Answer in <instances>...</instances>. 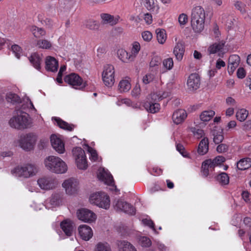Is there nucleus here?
I'll return each instance as SVG.
<instances>
[{
    "label": "nucleus",
    "mask_w": 251,
    "mask_h": 251,
    "mask_svg": "<svg viewBox=\"0 0 251 251\" xmlns=\"http://www.w3.org/2000/svg\"><path fill=\"white\" fill-rule=\"evenodd\" d=\"M32 123V120L29 114L21 110H17L8 122L11 127L19 130L29 128Z\"/></svg>",
    "instance_id": "1"
},
{
    "label": "nucleus",
    "mask_w": 251,
    "mask_h": 251,
    "mask_svg": "<svg viewBox=\"0 0 251 251\" xmlns=\"http://www.w3.org/2000/svg\"><path fill=\"white\" fill-rule=\"evenodd\" d=\"M206 13L204 9L201 6H196L192 10L191 25L193 31L201 33L205 26Z\"/></svg>",
    "instance_id": "2"
},
{
    "label": "nucleus",
    "mask_w": 251,
    "mask_h": 251,
    "mask_svg": "<svg viewBox=\"0 0 251 251\" xmlns=\"http://www.w3.org/2000/svg\"><path fill=\"white\" fill-rule=\"evenodd\" d=\"M44 164L48 170L56 174H64L68 169L67 164L62 159L53 155L47 157L44 160Z\"/></svg>",
    "instance_id": "3"
},
{
    "label": "nucleus",
    "mask_w": 251,
    "mask_h": 251,
    "mask_svg": "<svg viewBox=\"0 0 251 251\" xmlns=\"http://www.w3.org/2000/svg\"><path fill=\"white\" fill-rule=\"evenodd\" d=\"M38 169L36 166L31 164H26L15 167L11 171V174L16 177L29 178L37 174Z\"/></svg>",
    "instance_id": "4"
},
{
    "label": "nucleus",
    "mask_w": 251,
    "mask_h": 251,
    "mask_svg": "<svg viewBox=\"0 0 251 251\" xmlns=\"http://www.w3.org/2000/svg\"><path fill=\"white\" fill-rule=\"evenodd\" d=\"M89 202L100 208L108 209L110 207L109 197L104 192H95L91 194L89 198Z\"/></svg>",
    "instance_id": "5"
},
{
    "label": "nucleus",
    "mask_w": 251,
    "mask_h": 251,
    "mask_svg": "<svg viewBox=\"0 0 251 251\" xmlns=\"http://www.w3.org/2000/svg\"><path fill=\"white\" fill-rule=\"evenodd\" d=\"M38 139V135L34 132H29L20 137L19 146L25 151L32 150Z\"/></svg>",
    "instance_id": "6"
},
{
    "label": "nucleus",
    "mask_w": 251,
    "mask_h": 251,
    "mask_svg": "<svg viewBox=\"0 0 251 251\" xmlns=\"http://www.w3.org/2000/svg\"><path fill=\"white\" fill-rule=\"evenodd\" d=\"M72 151L77 168L80 170H86L88 167V164L84 150L80 147H76Z\"/></svg>",
    "instance_id": "7"
},
{
    "label": "nucleus",
    "mask_w": 251,
    "mask_h": 251,
    "mask_svg": "<svg viewBox=\"0 0 251 251\" xmlns=\"http://www.w3.org/2000/svg\"><path fill=\"white\" fill-rule=\"evenodd\" d=\"M64 81L76 89H82L86 86V83L77 74L71 73L66 75Z\"/></svg>",
    "instance_id": "8"
},
{
    "label": "nucleus",
    "mask_w": 251,
    "mask_h": 251,
    "mask_svg": "<svg viewBox=\"0 0 251 251\" xmlns=\"http://www.w3.org/2000/svg\"><path fill=\"white\" fill-rule=\"evenodd\" d=\"M102 78L105 85L111 87L115 83V69L112 65L104 66L102 73Z\"/></svg>",
    "instance_id": "9"
},
{
    "label": "nucleus",
    "mask_w": 251,
    "mask_h": 251,
    "mask_svg": "<svg viewBox=\"0 0 251 251\" xmlns=\"http://www.w3.org/2000/svg\"><path fill=\"white\" fill-rule=\"evenodd\" d=\"M76 216L78 220L91 224L96 221L97 216L92 210L87 208H80L77 210Z\"/></svg>",
    "instance_id": "10"
},
{
    "label": "nucleus",
    "mask_w": 251,
    "mask_h": 251,
    "mask_svg": "<svg viewBox=\"0 0 251 251\" xmlns=\"http://www.w3.org/2000/svg\"><path fill=\"white\" fill-rule=\"evenodd\" d=\"M67 194L72 195L77 193L79 188V181L74 178L65 180L62 184Z\"/></svg>",
    "instance_id": "11"
},
{
    "label": "nucleus",
    "mask_w": 251,
    "mask_h": 251,
    "mask_svg": "<svg viewBox=\"0 0 251 251\" xmlns=\"http://www.w3.org/2000/svg\"><path fill=\"white\" fill-rule=\"evenodd\" d=\"M174 39L175 45L173 49V53L176 59L178 61H180L182 60L185 52L184 44L183 41L177 36H175Z\"/></svg>",
    "instance_id": "12"
},
{
    "label": "nucleus",
    "mask_w": 251,
    "mask_h": 251,
    "mask_svg": "<svg viewBox=\"0 0 251 251\" xmlns=\"http://www.w3.org/2000/svg\"><path fill=\"white\" fill-rule=\"evenodd\" d=\"M39 187L45 190H50L55 188L58 184L57 180L51 177H42L38 180Z\"/></svg>",
    "instance_id": "13"
},
{
    "label": "nucleus",
    "mask_w": 251,
    "mask_h": 251,
    "mask_svg": "<svg viewBox=\"0 0 251 251\" xmlns=\"http://www.w3.org/2000/svg\"><path fill=\"white\" fill-rule=\"evenodd\" d=\"M114 208L117 211H123L128 214H134V208L127 202L122 200H118L114 204Z\"/></svg>",
    "instance_id": "14"
},
{
    "label": "nucleus",
    "mask_w": 251,
    "mask_h": 251,
    "mask_svg": "<svg viewBox=\"0 0 251 251\" xmlns=\"http://www.w3.org/2000/svg\"><path fill=\"white\" fill-rule=\"evenodd\" d=\"M225 41H222L210 45L208 48V52L209 54H214L218 52L219 55L221 56L226 51V49L225 48Z\"/></svg>",
    "instance_id": "15"
},
{
    "label": "nucleus",
    "mask_w": 251,
    "mask_h": 251,
    "mask_svg": "<svg viewBox=\"0 0 251 251\" xmlns=\"http://www.w3.org/2000/svg\"><path fill=\"white\" fill-rule=\"evenodd\" d=\"M187 86L190 91H195L197 90L200 86V77L198 74L196 73L190 75L187 80Z\"/></svg>",
    "instance_id": "16"
},
{
    "label": "nucleus",
    "mask_w": 251,
    "mask_h": 251,
    "mask_svg": "<svg viewBox=\"0 0 251 251\" xmlns=\"http://www.w3.org/2000/svg\"><path fill=\"white\" fill-rule=\"evenodd\" d=\"M80 237L85 241H88L93 236V232L92 228L86 225H81L78 228Z\"/></svg>",
    "instance_id": "17"
},
{
    "label": "nucleus",
    "mask_w": 251,
    "mask_h": 251,
    "mask_svg": "<svg viewBox=\"0 0 251 251\" xmlns=\"http://www.w3.org/2000/svg\"><path fill=\"white\" fill-rule=\"evenodd\" d=\"M50 138L51 146L56 151L59 153H64L65 150L63 141L55 135H51Z\"/></svg>",
    "instance_id": "18"
},
{
    "label": "nucleus",
    "mask_w": 251,
    "mask_h": 251,
    "mask_svg": "<svg viewBox=\"0 0 251 251\" xmlns=\"http://www.w3.org/2000/svg\"><path fill=\"white\" fill-rule=\"evenodd\" d=\"M98 176L99 179L103 181L108 185H112L113 184V178L111 175L104 169H100Z\"/></svg>",
    "instance_id": "19"
},
{
    "label": "nucleus",
    "mask_w": 251,
    "mask_h": 251,
    "mask_svg": "<svg viewBox=\"0 0 251 251\" xmlns=\"http://www.w3.org/2000/svg\"><path fill=\"white\" fill-rule=\"evenodd\" d=\"M240 61L239 56L236 54L231 55L228 59L227 71L229 75H232L238 67Z\"/></svg>",
    "instance_id": "20"
},
{
    "label": "nucleus",
    "mask_w": 251,
    "mask_h": 251,
    "mask_svg": "<svg viewBox=\"0 0 251 251\" xmlns=\"http://www.w3.org/2000/svg\"><path fill=\"white\" fill-rule=\"evenodd\" d=\"M46 69L48 71L56 72L58 68V62L53 57L48 56L45 59Z\"/></svg>",
    "instance_id": "21"
},
{
    "label": "nucleus",
    "mask_w": 251,
    "mask_h": 251,
    "mask_svg": "<svg viewBox=\"0 0 251 251\" xmlns=\"http://www.w3.org/2000/svg\"><path fill=\"white\" fill-rule=\"evenodd\" d=\"M187 117V114L184 109H178L175 111L172 116L174 123L178 125L182 123Z\"/></svg>",
    "instance_id": "22"
},
{
    "label": "nucleus",
    "mask_w": 251,
    "mask_h": 251,
    "mask_svg": "<svg viewBox=\"0 0 251 251\" xmlns=\"http://www.w3.org/2000/svg\"><path fill=\"white\" fill-rule=\"evenodd\" d=\"M131 80L128 77L123 78L119 82L118 89L120 93H126L131 89Z\"/></svg>",
    "instance_id": "23"
},
{
    "label": "nucleus",
    "mask_w": 251,
    "mask_h": 251,
    "mask_svg": "<svg viewBox=\"0 0 251 251\" xmlns=\"http://www.w3.org/2000/svg\"><path fill=\"white\" fill-rule=\"evenodd\" d=\"M102 22L106 24L114 25L117 24L120 19L119 16H114L107 13H103L100 15Z\"/></svg>",
    "instance_id": "24"
},
{
    "label": "nucleus",
    "mask_w": 251,
    "mask_h": 251,
    "mask_svg": "<svg viewBox=\"0 0 251 251\" xmlns=\"http://www.w3.org/2000/svg\"><path fill=\"white\" fill-rule=\"evenodd\" d=\"M60 226L65 234L68 236L72 235L73 231V222L68 219L63 221L60 223Z\"/></svg>",
    "instance_id": "25"
},
{
    "label": "nucleus",
    "mask_w": 251,
    "mask_h": 251,
    "mask_svg": "<svg viewBox=\"0 0 251 251\" xmlns=\"http://www.w3.org/2000/svg\"><path fill=\"white\" fill-rule=\"evenodd\" d=\"M117 56L118 58L124 63H128L134 61L129 52H127L123 49L118 50Z\"/></svg>",
    "instance_id": "26"
},
{
    "label": "nucleus",
    "mask_w": 251,
    "mask_h": 251,
    "mask_svg": "<svg viewBox=\"0 0 251 251\" xmlns=\"http://www.w3.org/2000/svg\"><path fill=\"white\" fill-rule=\"evenodd\" d=\"M209 150V141L206 137H204L200 142L197 151L201 155H203L207 153Z\"/></svg>",
    "instance_id": "27"
},
{
    "label": "nucleus",
    "mask_w": 251,
    "mask_h": 251,
    "mask_svg": "<svg viewBox=\"0 0 251 251\" xmlns=\"http://www.w3.org/2000/svg\"><path fill=\"white\" fill-rule=\"evenodd\" d=\"M148 100L145 102L144 106L146 110L152 113H154L158 112L160 109V105L159 103L153 101H150L151 99V98H148Z\"/></svg>",
    "instance_id": "28"
},
{
    "label": "nucleus",
    "mask_w": 251,
    "mask_h": 251,
    "mask_svg": "<svg viewBox=\"0 0 251 251\" xmlns=\"http://www.w3.org/2000/svg\"><path fill=\"white\" fill-rule=\"evenodd\" d=\"M63 195L61 194H54L51 197L50 203L52 207L59 206L63 203Z\"/></svg>",
    "instance_id": "29"
},
{
    "label": "nucleus",
    "mask_w": 251,
    "mask_h": 251,
    "mask_svg": "<svg viewBox=\"0 0 251 251\" xmlns=\"http://www.w3.org/2000/svg\"><path fill=\"white\" fill-rule=\"evenodd\" d=\"M140 50L141 45L138 42L134 41L131 43L129 52L134 60L138 55Z\"/></svg>",
    "instance_id": "30"
},
{
    "label": "nucleus",
    "mask_w": 251,
    "mask_h": 251,
    "mask_svg": "<svg viewBox=\"0 0 251 251\" xmlns=\"http://www.w3.org/2000/svg\"><path fill=\"white\" fill-rule=\"evenodd\" d=\"M119 251H137L136 248L129 242L122 241L118 243Z\"/></svg>",
    "instance_id": "31"
},
{
    "label": "nucleus",
    "mask_w": 251,
    "mask_h": 251,
    "mask_svg": "<svg viewBox=\"0 0 251 251\" xmlns=\"http://www.w3.org/2000/svg\"><path fill=\"white\" fill-rule=\"evenodd\" d=\"M29 60L35 69L37 70H39L40 69L42 58L38 54L36 53H32L29 57Z\"/></svg>",
    "instance_id": "32"
},
{
    "label": "nucleus",
    "mask_w": 251,
    "mask_h": 251,
    "mask_svg": "<svg viewBox=\"0 0 251 251\" xmlns=\"http://www.w3.org/2000/svg\"><path fill=\"white\" fill-rule=\"evenodd\" d=\"M157 40L159 44L163 45L167 40V34L164 29L157 28L155 30Z\"/></svg>",
    "instance_id": "33"
},
{
    "label": "nucleus",
    "mask_w": 251,
    "mask_h": 251,
    "mask_svg": "<svg viewBox=\"0 0 251 251\" xmlns=\"http://www.w3.org/2000/svg\"><path fill=\"white\" fill-rule=\"evenodd\" d=\"M53 119L55 121L57 126L62 129L68 131H72L74 128L75 126L73 125L69 124L59 118L55 117Z\"/></svg>",
    "instance_id": "34"
},
{
    "label": "nucleus",
    "mask_w": 251,
    "mask_h": 251,
    "mask_svg": "<svg viewBox=\"0 0 251 251\" xmlns=\"http://www.w3.org/2000/svg\"><path fill=\"white\" fill-rule=\"evenodd\" d=\"M250 167H251V159L250 158L242 159L237 163V167L240 170H245Z\"/></svg>",
    "instance_id": "35"
},
{
    "label": "nucleus",
    "mask_w": 251,
    "mask_h": 251,
    "mask_svg": "<svg viewBox=\"0 0 251 251\" xmlns=\"http://www.w3.org/2000/svg\"><path fill=\"white\" fill-rule=\"evenodd\" d=\"M169 94V92L153 93L150 95V98L152 100L158 101L167 98Z\"/></svg>",
    "instance_id": "36"
},
{
    "label": "nucleus",
    "mask_w": 251,
    "mask_h": 251,
    "mask_svg": "<svg viewBox=\"0 0 251 251\" xmlns=\"http://www.w3.org/2000/svg\"><path fill=\"white\" fill-rule=\"evenodd\" d=\"M215 115V112L213 110L204 111L201 113L200 118L203 122H208Z\"/></svg>",
    "instance_id": "37"
},
{
    "label": "nucleus",
    "mask_w": 251,
    "mask_h": 251,
    "mask_svg": "<svg viewBox=\"0 0 251 251\" xmlns=\"http://www.w3.org/2000/svg\"><path fill=\"white\" fill-rule=\"evenodd\" d=\"M94 251H112V249L107 242H99L96 245Z\"/></svg>",
    "instance_id": "38"
},
{
    "label": "nucleus",
    "mask_w": 251,
    "mask_h": 251,
    "mask_svg": "<svg viewBox=\"0 0 251 251\" xmlns=\"http://www.w3.org/2000/svg\"><path fill=\"white\" fill-rule=\"evenodd\" d=\"M84 25L87 28L91 30H97L99 27V24L93 19H88L85 21Z\"/></svg>",
    "instance_id": "39"
},
{
    "label": "nucleus",
    "mask_w": 251,
    "mask_h": 251,
    "mask_svg": "<svg viewBox=\"0 0 251 251\" xmlns=\"http://www.w3.org/2000/svg\"><path fill=\"white\" fill-rule=\"evenodd\" d=\"M248 115V111L244 108H242L237 110L236 113V117L238 120L240 122H243L247 119Z\"/></svg>",
    "instance_id": "40"
},
{
    "label": "nucleus",
    "mask_w": 251,
    "mask_h": 251,
    "mask_svg": "<svg viewBox=\"0 0 251 251\" xmlns=\"http://www.w3.org/2000/svg\"><path fill=\"white\" fill-rule=\"evenodd\" d=\"M217 180L222 185H225L228 184L229 181V176L225 173H222L217 176Z\"/></svg>",
    "instance_id": "41"
},
{
    "label": "nucleus",
    "mask_w": 251,
    "mask_h": 251,
    "mask_svg": "<svg viewBox=\"0 0 251 251\" xmlns=\"http://www.w3.org/2000/svg\"><path fill=\"white\" fill-rule=\"evenodd\" d=\"M37 46L39 48L48 50L51 48L52 44L47 40L41 39L37 41Z\"/></svg>",
    "instance_id": "42"
},
{
    "label": "nucleus",
    "mask_w": 251,
    "mask_h": 251,
    "mask_svg": "<svg viewBox=\"0 0 251 251\" xmlns=\"http://www.w3.org/2000/svg\"><path fill=\"white\" fill-rule=\"evenodd\" d=\"M145 6L150 11L157 13L159 8L155 4L154 0H145Z\"/></svg>",
    "instance_id": "43"
},
{
    "label": "nucleus",
    "mask_w": 251,
    "mask_h": 251,
    "mask_svg": "<svg viewBox=\"0 0 251 251\" xmlns=\"http://www.w3.org/2000/svg\"><path fill=\"white\" fill-rule=\"evenodd\" d=\"M30 31L36 38H39L45 35V31L43 29L37 27L35 26H32L30 27Z\"/></svg>",
    "instance_id": "44"
},
{
    "label": "nucleus",
    "mask_w": 251,
    "mask_h": 251,
    "mask_svg": "<svg viewBox=\"0 0 251 251\" xmlns=\"http://www.w3.org/2000/svg\"><path fill=\"white\" fill-rule=\"evenodd\" d=\"M6 99L8 102L13 103L21 101L20 98L17 94L11 92L7 94Z\"/></svg>",
    "instance_id": "45"
},
{
    "label": "nucleus",
    "mask_w": 251,
    "mask_h": 251,
    "mask_svg": "<svg viewBox=\"0 0 251 251\" xmlns=\"http://www.w3.org/2000/svg\"><path fill=\"white\" fill-rule=\"evenodd\" d=\"M139 244L144 248L150 247L151 245V240L145 236H142L138 238Z\"/></svg>",
    "instance_id": "46"
},
{
    "label": "nucleus",
    "mask_w": 251,
    "mask_h": 251,
    "mask_svg": "<svg viewBox=\"0 0 251 251\" xmlns=\"http://www.w3.org/2000/svg\"><path fill=\"white\" fill-rule=\"evenodd\" d=\"M178 21L180 26L183 28L188 22V16L185 13L180 14L178 16Z\"/></svg>",
    "instance_id": "47"
},
{
    "label": "nucleus",
    "mask_w": 251,
    "mask_h": 251,
    "mask_svg": "<svg viewBox=\"0 0 251 251\" xmlns=\"http://www.w3.org/2000/svg\"><path fill=\"white\" fill-rule=\"evenodd\" d=\"M163 67L167 70H171L174 67V61L172 58L164 59L162 62Z\"/></svg>",
    "instance_id": "48"
},
{
    "label": "nucleus",
    "mask_w": 251,
    "mask_h": 251,
    "mask_svg": "<svg viewBox=\"0 0 251 251\" xmlns=\"http://www.w3.org/2000/svg\"><path fill=\"white\" fill-rule=\"evenodd\" d=\"M190 129L193 135L198 139L202 137L204 135V131L201 129L196 128L195 127H191Z\"/></svg>",
    "instance_id": "49"
},
{
    "label": "nucleus",
    "mask_w": 251,
    "mask_h": 251,
    "mask_svg": "<svg viewBox=\"0 0 251 251\" xmlns=\"http://www.w3.org/2000/svg\"><path fill=\"white\" fill-rule=\"evenodd\" d=\"M87 151L90 155L89 157L90 159L92 161H97L99 157L96 151L88 145L87 146Z\"/></svg>",
    "instance_id": "50"
},
{
    "label": "nucleus",
    "mask_w": 251,
    "mask_h": 251,
    "mask_svg": "<svg viewBox=\"0 0 251 251\" xmlns=\"http://www.w3.org/2000/svg\"><path fill=\"white\" fill-rule=\"evenodd\" d=\"M213 141L215 144H219L224 139V136L222 134V131H219L215 132V131L213 133Z\"/></svg>",
    "instance_id": "51"
},
{
    "label": "nucleus",
    "mask_w": 251,
    "mask_h": 251,
    "mask_svg": "<svg viewBox=\"0 0 251 251\" xmlns=\"http://www.w3.org/2000/svg\"><path fill=\"white\" fill-rule=\"evenodd\" d=\"M11 50L15 56L18 59L20 58L22 54V49L21 48L19 45H14L11 47Z\"/></svg>",
    "instance_id": "52"
},
{
    "label": "nucleus",
    "mask_w": 251,
    "mask_h": 251,
    "mask_svg": "<svg viewBox=\"0 0 251 251\" xmlns=\"http://www.w3.org/2000/svg\"><path fill=\"white\" fill-rule=\"evenodd\" d=\"M155 79V75L152 74H148L143 77L142 81L144 84H148L153 81Z\"/></svg>",
    "instance_id": "53"
},
{
    "label": "nucleus",
    "mask_w": 251,
    "mask_h": 251,
    "mask_svg": "<svg viewBox=\"0 0 251 251\" xmlns=\"http://www.w3.org/2000/svg\"><path fill=\"white\" fill-rule=\"evenodd\" d=\"M25 101L26 102V103H24L22 105L23 108L24 109H27L29 110H36L32 102L28 98L26 99V100H25Z\"/></svg>",
    "instance_id": "54"
},
{
    "label": "nucleus",
    "mask_w": 251,
    "mask_h": 251,
    "mask_svg": "<svg viewBox=\"0 0 251 251\" xmlns=\"http://www.w3.org/2000/svg\"><path fill=\"white\" fill-rule=\"evenodd\" d=\"M142 37L144 41L149 42L151 41L152 38V34L149 31H144L142 34Z\"/></svg>",
    "instance_id": "55"
},
{
    "label": "nucleus",
    "mask_w": 251,
    "mask_h": 251,
    "mask_svg": "<svg viewBox=\"0 0 251 251\" xmlns=\"http://www.w3.org/2000/svg\"><path fill=\"white\" fill-rule=\"evenodd\" d=\"M209 168L210 167L207 165L205 161L202 162L201 172L203 176L206 177L208 176Z\"/></svg>",
    "instance_id": "56"
},
{
    "label": "nucleus",
    "mask_w": 251,
    "mask_h": 251,
    "mask_svg": "<svg viewBox=\"0 0 251 251\" xmlns=\"http://www.w3.org/2000/svg\"><path fill=\"white\" fill-rule=\"evenodd\" d=\"M176 150L184 157H189V154L185 151L183 146L178 144L176 146Z\"/></svg>",
    "instance_id": "57"
},
{
    "label": "nucleus",
    "mask_w": 251,
    "mask_h": 251,
    "mask_svg": "<svg viewBox=\"0 0 251 251\" xmlns=\"http://www.w3.org/2000/svg\"><path fill=\"white\" fill-rule=\"evenodd\" d=\"M140 86L139 84H136L135 87L133 88V90H132L131 94L132 97L136 98L140 95Z\"/></svg>",
    "instance_id": "58"
},
{
    "label": "nucleus",
    "mask_w": 251,
    "mask_h": 251,
    "mask_svg": "<svg viewBox=\"0 0 251 251\" xmlns=\"http://www.w3.org/2000/svg\"><path fill=\"white\" fill-rule=\"evenodd\" d=\"M160 58L158 56H155L153 57L150 63L151 67H154L158 66L160 64Z\"/></svg>",
    "instance_id": "59"
},
{
    "label": "nucleus",
    "mask_w": 251,
    "mask_h": 251,
    "mask_svg": "<svg viewBox=\"0 0 251 251\" xmlns=\"http://www.w3.org/2000/svg\"><path fill=\"white\" fill-rule=\"evenodd\" d=\"M142 223L144 225L149 226L154 232H156V230L154 228V225L151 220L148 219H144L142 220Z\"/></svg>",
    "instance_id": "60"
},
{
    "label": "nucleus",
    "mask_w": 251,
    "mask_h": 251,
    "mask_svg": "<svg viewBox=\"0 0 251 251\" xmlns=\"http://www.w3.org/2000/svg\"><path fill=\"white\" fill-rule=\"evenodd\" d=\"M228 146L225 144H221L218 145L217 147V151L219 153H223L227 151Z\"/></svg>",
    "instance_id": "61"
},
{
    "label": "nucleus",
    "mask_w": 251,
    "mask_h": 251,
    "mask_svg": "<svg viewBox=\"0 0 251 251\" xmlns=\"http://www.w3.org/2000/svg\"><path fill=\"white\" fill-rule=\"evenodd\" d=\"M246 75V72L245 69L242 67H240L237 70V76L238 78L242 79L245 77Z\"/></svg>",
    "instance_id": "62"
},
{
    "label": "nucleus",
    "mask_w": 251,
    "mask_h": 251,
    "mask_svg": "<svg viewBox=\"0 0 251 251\" xmlns=\"http://www.w3.org/2000/svg\"><path fill=\"white\" fill-rule=\"evenodd\" d=\"M243 200L248 203L251 202V195L248 191H244L242 194Z\"/></svg>",
    "instance_id": "63"
},
{
    "label": "nucleus",
    "mask_w": 251,
    "mask_h": 251,
    "mask_svg": "<svg viewBox=\"0 0 251 251\" xmlns=\"http://www.w3.org/2000/svg\"><path fill=\"white\" fill-rule=\"evenodd\" d=\"M235 6L236 9L240 10V12L242 13H244L246 12L245 7V5L244 4L242 3L241 2L237 1L235 4Z\"/></svg>",
    "instance_id": "64"
}]
</instances>
